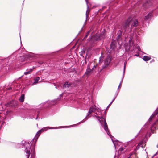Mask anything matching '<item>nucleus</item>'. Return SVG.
Segmentation results:
<instances>
[{"mask_svg": "<svg viewBox=\"0 0 158 158\" xmlns=\"http://www.w3.org/2000/svg\"><path fill=\"white\" fill-rule=\"evenodd\" d=\"M24 94H22L21 95V96L20 97L19 100L21 102H23L24 101Z\"/></svg>", "mask_w": 158, "mask_h": 158, "instance_id": "nucleus-13", "label": "nucleus"}, {"mask_svg": "<svg viewBox=\"0 0 158 158\" xmlns=\"http://www.w3.org/2000/svg\"><path fill=\"white\" fill-rule=\"evenodd\" d=\"M123 150H124V148H119V150H120V151H123Z\"/></svg>", "mask_w": 158, "mask_h": 158, "instance_id": "nucleus-22", "label": "nucleus"}, {"mask_svg": "<svg viewBox=\"0 0 158 158\" xmlns=\"http://www.w3.org/2000/svg\"><path fill=\"white\" fill-rule=\"evenodd\" d=\"M143 141L140 142V143L136 146V149L138 150L139 149L140 147L142 148L144 147L145 145V144H144L143 143Z\"/></svg>", "mask_w": 158, "mask_h": 158, "instance_id": "nucleus-7", "label": "nucleus"}, {"mask_svg": "<svg viewBox=\"0 0 158 158\" xmlns=\"http://www.w3.org/2000/svg\"><path fill=\"white\" fill-rule=\"evenodd\" d=\"M40 79V77H36L35 79L34 83H38V81Z\"/></svg>", "mask_w": 158, "mask_h": 158, "instance_id": "nucleus-19", "label": "nucleus"}, {"mask_svg": "<svg viewBox=\"0 0 158 158\" xmlns=\"http://www.w3.org/2000/svg\"><path fill=\"white\" fill-rule=\"evenodd\" d=\"M116 42L115 41H113L111 43L110 46L111 48L113 50L115 47Z\"/></svg>", "mask_w": 158, "mask_h": 158, "instance_id": "nucleus-12", "label": "nucleus"}, {"mask_svg": "<svg viewBox=\"0 0 158 158\" xmlns=\"http://www.w3.org/2000/svg\"><path fill=\"white\" fill-rule=\"evenodd\" d=\"M96 108L94 106H92L90 107L88 112V115H89L91 113L94 112L96 110Z\"/></svg>", "mask_w": 158, "mask_h": 158, "instance_id": "nucleus-9", "label": "nucleus"}, {"mask_svg": "<svg viewBox=\"0 0 158 158\" xmlns=\"http://www.w3.org/2000/svg\"><path fill=\"white\" fill-rule=\"evenodd\" d=\"M100 37V39L104 38L105 37V34H103V35H101Z\"/></svg>", "mask_w": 158, "mask_h": 158, "instance_id": "nucleus-20", "label": "nucleus"}, {"mask_svg": "<svg viewBox=\"0 0 158 158\" xmlns=\"http://www.w3.org/2000/svg\"><path fill=\"white\" fill-rule=\"evenodd\" d=\"M27 146H28V148H26V152L27 155H26L27 158H29L30 155V145L29 144H27Z\"/></svg>", "mask_w": 158, "mask_h": 158, "instance_id": "nucleus-5", "label": "nucleus"}, {"mask_svg": "<svg viewBox=\"0 0 158 158\" xmlns=\"http://www.w3.org/2000/svg\"><path fill=\"white\" fill-rule=\"evenodd\" d=\"M86 3H87V4H88V0H85Z\"/></svg>", "mask_w": 158, "mask_h": 158, "instance_id": "nucleus-29", "label": "nucleus"}, {"mask_svg": "<svg viewBox=\"0 0 158 158\" xmlns=\"http://www.w3.org/2000/svg\"><path fill=\"white\" fill-rule=\"evenodd\" d=\"M70 85V84H69L68 82H66L64 85V86L65 88L69 87Z\"/></svg>", "mask_w": 158, "mask_h": 158, "instance_id": "nucleus-15", "label": "nucleus"}, {"mask_svg": "<svg viewBox=\"0 0 158 158\" xmlns=\"http://www.w3.org/2000/svg\"><path fill=\"white\" fill-rule=\"evenodd\" d=\"M33 70L32 69H30L27 70V72H24V74L25 75H27V74L30 73Z\"/></svg>", "mask_w": 158, "mask_h": 158, "instance_id": "nucleus-17", "label": "nucleus"}, {"mask_svg": "<svg viewBox=\"0 0 158 158\" xmlns=\"http://www.w3.org/2000/svg\"><path fill=\"white\" fill-rule=\"evenodd\" d=\"M89 33V31L87 33V34L86 35H85V37H84V39H85V38H86L87 36H88V34Z\"/></svg>", "mask_w": 158, "mask_h": 158, "instance_id": "nucleus-21", "label": "nucleus"}, {"mask_svg": "<svg viewBox=\"0 0 158 158\" xmlns=\"http://www.w3.org/2000/svg\"><path fill=\"white\" fill-rule=\"evenodd\" d=\"M121 34V32L120 31V32H119V34L118 35V37H120Z\"/></svg>", "mask_w": 158, "mask_h": 158, "instance_id": "nucleus-24", "label": "nucleus"}, {"mask_svg": "<svg viewBox=\"0 0 158 158\" xmlns=\"http://www.w3.org/2000/svg\"><path fill=\"white\" fill-rule=\"evenodd\" d=\"M101 57L100 58V60H101Z\"/></svg>", "mask_w": 158, "mask_h": 158, "instance_id": "nucleus-31", "label": "nucleus"}, {"mask_svg": "<svg viewBox=\"0 0 158 158\" xmlns=\"http://www.w3.org/2000/svg\"><path fill=\"white\" fill-rule=\"evenodd\" d=\"M47 128H48V127H46L45 128H44L42 129L41 130H39L36 133V136H35V137L34 138V139H35V143L36 142V141L38 137V136H39V135L38 136H37V135H38V134L39 133H41L42 131H43L44 130H46V129Z\"/></svg>", "mask_w": 158, "mask_h": 158, "instance_id": "nucleus-6", "label": "nucleus"}, {"mask_svg": "<svg viewBox=\"0 0 158 158\" xmlns=\"http://www.w3.org/2000/svg\"><path fill=\"white\" fill-rule=\"evenodd\" d=\"M129 42L130 43L129 49L131 50H134L135 48L137 47V45H136V46H135L133 45L132 39H130L129 40Z\"/></svg>", "mask_w": 158, "mask_h": 158, "instance_id": "nucleus-4", "label": "nucleus"}, {"mask_svg": "<svg viewBox=\"0 0 158 158\" xmlns=\"http://www.w3.org/2000/svg\"><path fill=\"white\" fill-rule=\"evenodd\" d=\"M158 113V110H156L155 111V112H154L153 114L150 117L149 119V121H150L151 120H152V119L154 117L155 115H156Z\"/></svg>", "mask_w": 158, "mask_h": 158, "instance_id": "nucleus-10", "label": "nucleus"}, {"mask_svg": "<svg viewBox=\"0 0 158 158\" xmlns=\"http://www.w3.org/2000/svg\"><path fill=\"white\" fill-rule=\"evenodd\" d=\"M131 158H138V156H137L136 154V153H134L133 154H131L130 156Z\"/></svg>", "mask_w": 158, "mask_h": 158, "instance_id": "nucleus-18", "label": "nucleus"}, {"mask_svg": "<svg viewBox=\"0 0 158 158\" xmlns=\"http://www.w3.org/2000/svg\"><path fill=\"white\" fill-rule=\"evenodd\" d=\"M125 67H126V64H124V71H125Z\"/></svg>", "mask_w": 158, "mask_h": 158, "instance_id": "nucleus-25", "label": "nucleus"}, {"mask_svg": "<svg viewBox=\"0 0 158 158\" xmlns=\"http://www.w3.org/2000/svg\"><path fill=\"white\" fill-rule=\"evenodd\" d=\"M97 64L95 65L93 63H90L88 64L87 67V69L85 72V74L86 75H89L91 74L93 71L95 70V69L97 67Z\"/></svg>", "mask_w": 158, "mask_h": 158, "instance_id": "nucleus-3", "label": "nucleus"}, {"mask_svg": "<svg viewBox=\"0 0 158 158\" xmlns=\"http://www.w3.org/2000/svg\"><path fill=\"white\" fill-rule=\"evenodd\" d=\"M110 57L107 56L105 60V64L107 66L110 63Z\"/></svg>", "mask_w": 158, "mask_h": 158, "instance_id": "nucleus-8", "label": "nucleus"}, {"mask_svg": "<svg viewBox=\"0 0 158 158\" xmlns=\"http://www.w3.org/2000/svg\"><path fill=\"white\" fill-rule=\"evenodd\" d=\"M86 17H87V15H88V14H87V12H86Z\"/></svg>", "mask_w": 158, "mask_h": 158, "instance_id": "nucleus-30", "label": "nucleus"}, {"mask_svg": "<svg viewBox=\"0 0 158 158\" xmlns=\"http://www.w3.org/2000/svg\"><path fill=\"white\" fill-rule=\"evenodd\" d=\"M114 100V99H113V101H112V102L110 103V105H109V106H110V105L112 103V102Z\"/></svg>", "mask_w": 158, "mask_h": 158, "instance_id": "nucleus-27", "label": "nucleus"}, {"mask_svg": "<svg viewBox=\"0 0 158 158\" xmlns=\"http://www.w3.org/2000/svg\"><path fill=\"white\" fill-rule=\"evenodd\" d=\"M151 59L150 57L147 56H144L143 57V59L144 61H146L150 60Z\"/></svg>", "mask_w": 158, "mask_h": 158, "instance_id": "nucleus-14", "label": "nucleus"}, {"mask_svg": "<svg viewBox=\"0 0 158 158\" xmlns=\"http://www.w3.org/2000/svg\"><path fill=\"white\" fill-rule=\"evenodd\" d=\"M96 117L97 118L99 121L102 126L103 127L104 129L108 135L110 136V137L111 139L114 143L115 147L116 148L117 146L116 143H115L114 142L113 139H112V136L110 135V133L109 131L107 125L106 124V120L103 118L102 117L100 118L97 116H96Z\"/></svg>", "mask_w": 158, "mask_h": 158, "instance_id": "nucleus-2", "label": "nucleus"}, {"mask_svg": "<svg viewBox=\"0 0 158 158\" xmlns=\"http://www.w3.org/2000/svg\"><path fill=\"white\" fill-rule=\"evenodd\" d=\"M137 48L139 51H140V49L139 46H137Z\"/></svg>", "mask_w": 158, "mask_h": 158, "instance_id": "nucleus-23", "label": "nucleus"}, {"mask_svg": "<svg viewBox=\"0 0 158 158\" xmlns=\"http://www.w3.org/2000/svg\"><path fill=\"white\" fill-rule=\"evenodd\" d=\"M50 129H52V128H57V127H51L50 128Z\"/></svg>", "mask_w": 158, "mask_h": 158, "instance_id": "nucleus-26", "label": "nucleus"}, {"mask_svg": "<svg viewBox=\"0 0 158 158\" xmlns=\"http://www.w3.org/2000/svg\"><path fill=\"white\" fill-rule=\"evenodd\" d=\"M157 128L155 126L153 125L151 127V131L153 133H154L155 132L153 131H154V129H157Z\"/></svg>", "mask_w": 158, "mask_h": 158, "instance_id": "nucleus-16", "label": "nucleus"}, {"mask_svg": "<svg viewBox=\"0 0 158 158\" xmlns=\"http://www.w3.org/2000/svg\"><path fill=\"white\" fill-rule=\"evenodd\" d=\"M152 14L151 13H149L144 18L145 20H148L149 19L152 17Z\"/></svg>", "mask_w": 158, "mask_h": 158, "instance_id": "nucleus-11", "label": "nucleus"}, {"mask_svg": "<svg viewBox=\"0 0 158 158\" xmlns=\"http://www.w3.org/2000/svg\"><path fill=\"white\" fill-rule=\"evenodd\" d=\"M143 6H145V5L144 4L143 5Z\"/></svg>", "mask_w": 158, "mask_h": 158, "instance_id": "nucleus-32", "label": "nucleus"}, {"mask_svg": "<svg viewBox=\"0 0 158 158\" xmlns=\"http://www.w3.org/2000/svg\"><path fill=\"white\" fill-rule=\"evenodd\" d=\"M137 25V20L132 19L131 17H130L123 25L122 29L125 31H130L132 27H136Z\"/></svg>", "mask_w": 158, "mask_h": 158, "instance_id": "nucleus-1", "label": "nucleus"}, {"mask_svg": "<svg viewBox=\"0 0 158 158\" xmlns=\"http://www.w3.org/2000/svg\"><path fill=\"white\" fill-rule=\"evenodd\" d=\"M120 85H121V84H120L119 85V86H118V89L120 88Z\"/></svg>", "mask_w": 158, "mask_h": 158, "instance_id": "nucleus-28", "label": "nucleus"}]
</instances>
